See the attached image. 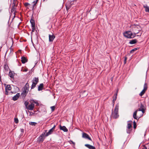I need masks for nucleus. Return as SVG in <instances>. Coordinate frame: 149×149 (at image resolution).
<instances>
[{
	"instance_id": "1",
	"label": "nucleus",
	"mask_w": 149,
	"mask_h": 149,
	"mask_svg": "<svg viewBox=\"0 0 149 149\" xmlns=\"http://www.w3.org/2000/svg\"><path fill=\"white\" fill-rule=\"evenodd\" d=\"M145 111V106L141 103L139 108L134 113L133 118L136 119H139L143 115Z\"/></svg>"
},
{
	"instance_id": "2",
	"label": "nucleus",
	"mask_w": 149,
	"mask_h": 149,
	"mask_svg": "<svg viewBox=\"0 0 149 149\" xmlns=\"http://www.w3.org/2000/svg\"><path fill=\"white\" fill-rule=\"evenodd\" d=\"M132 31L134 33V34L136 35L137 34L139 33V35H137L138 36H141L142 32H140L142 30V29L140 26L139 25H134L132 26Z\"/></svg>"
},
{
	"instance_id": "3",
	"label": "nucleus",
	"mask_w": 149,
	"mask_h": 149,
	"mask_svg": "<svg viewBox=\"0 0 149 149\" xmlns=\"http://www.w3.org/2000/svg\"><path fill=\"white\" fill-rule=\"evenodd\" d=\"M119 109V104H117L116 105L114 110L112 112L111 115V118L116 119L118 118L119 117V114L118 113V111Z\"/></svg>"
},
{
	"instance_id": "4",
	"label": "nucleus",
	"mask_w": 149,
	"mask_h": 149,
	"mask_svg": "<svg viewBox=\"0 0 149 149\" xmlns=\"http://www.w3.org/2000/svg\"><path fill=\"white\" fill-rule=\"evenodd\" d=\"M123 34L125 37L128 38H133L135 37V35L132 33L130 31H126Z\"/></svg>"
},
{
	"instance_id": "5",
	"label": "nucleus",
	"mask_w": 149,
	"mask_h": 149,
	"mask_svg": "<svg viewBox=\"0 0 149 149\" xmlns=\"http://www.w3.org/2000/svg\"><path fill=\"white\" fill-rule=\"evenodd\" d=\"M38 81V78L35 77L33 78L32 81V84L31 86V88H33L35 87L36 84Z\"/></svg>"
},
{
	"instance_id": "6",
	"label": "nucleus",
	"mask_w": 149,
	"mask_h": 149,
	"mask_svg": "<svg viewBox=\"0 0 149 149\" xmlns=\"http://www.w3.org/2000/svg\"><path fill=\"white\" fill-rule=\"evenodd\" d=\"M30 22L31 23V27H32V31L31 33H32L33 32H34L35 31V21L33 19H31L30 20Z\"/></svg>"
},
{
	"instance_id": "7",
	"label": "nucleus",
	"mask_w": 149,
	"mask_h": 149,
	"mask_svg": "<svg viewBox=\"0 0 149 149\" xmlns=\"http://www.w3.org/2000/svg\"><path fill=\"white\" fill-rule=\"evenodd\" d=\"M82 137L84 138L88 139L91 141H92L91 139L89 137V135L83 132L82 133Z\"/></svg>"
},
{
	"instance_id": "8",
	"label": "nucleus",
	"mask_w": 149,
	"mask_h": 149,
	"mask_svg": "<svg viewBox=\"0 0 149 149\" xmlns=\"http://www.w3.org/2000/svg\"><path fill=\"white\" fill-rule=\"evenodd\" d=\"M11 89V87L10 85H7L5 87V94L6 95L8 94V91H10Z\"/></svg>"
},
{
	"instance_id": "9",
	"label": "nucleus",
	"mask_w": 149,
	"mask_h": 149,
	"mask_svg": "<svg viewBox=\"0 0 149 149\" xmlns=\"http://www.w3.org/2000/svg\"><path fill=\"white\" fill-rule=\"evenodd\" d=\"M29 91V89L27 88H24L22 93L21 94V95L23 97H25L27 93Z\"/></svg>"
},
{
	"instance_id": "10",
	"label": "nucleus",
	"mask_w": 149,
	"mask_h": 149,
	"mask_svg": "<svg viewBox=\"0 0 149 149\" xmlns=\"http://www.w3.org/2000/svg\"><path fill=\"white\" fill-rule=\"evenodd\" d=\"M132 125L130 123H128L127 125V133L130 134L131 130Z\"/></svg>"
},
{
	"instance_id": "11",
	"label": "nucleus",
	"mask_w": 149,
	"mask_h": 149,
	"mask_svg": "<svg viewBox=\"0 0 149 149\" xmlns=\"http://www.w3.org/2000/svg\"><path fill=\"white\" fill-rule=\"evenodd\" d=\"M55 127V125H54L52 128L48 132H47V136L52 134V132L54 131Z\"/></svg>"
},
{
	"instance_id": "12",
	"label": "nucleus",
	"mask_w": 149,
	"mask_h": 149,
	"mask_svg": "<svg viewBox=\"0 0 149 149\" xmlns=\"http://www.w3.org/2000/svg\"><path fill=\"white\" fill-rule=\"evenodd\" d=\"M34 107V104L33 103H31L29 105L27 109L30 110H32Z\"/></svg>"
},
{
	"instance_id": "13",
	"label": "nucleus",
	"mask_w": 149,
	"mask_h": 149,
	"mask_svg": "<svg viewBox=\"0 0 149 149\" xmlns=\"http://www.w3.org/2000/svg\"><path fill=\"white\" fill-rule=\"evenodd\" d=\"M45 138V136L43 134L40 135L38 139V140L39 141L42 142L44 139Z\"/></svg>"
},
{
	"instance_id": "14",
	"label": "nucleus",
	"mask_w": 149,
	"mask_h": 149,
	"mask_svg": "<svg viewBox=\"0 0 149 149\" xmlns=\"http://www.w3.org/2000/svg\"><path fill=\"white\" fill-rule=\"evenodd\" d=\"M85 146L89 149H95V148L94 146L90 144H86L85 145Z\"/></svg>"
},
{
	"instance_id": "15",
	"label": "nucleus",
	"mask_w": 149,
	"mask_h": 149,
	"mask_svg": "<svg viewBox=\"0 0 149 149\" xmlns=\"http://www.w3.org/2000/svg\"><path fill=\"white\" fill-rule=\"evenodd\" d=\"M20 96V94L19 93H17L16 95H15L13 97V100L14 101H15L18 99Z\"/></svg>"
},
{
	"instance_id": "16",
	"label": "nucleus",
	"mask_w": 149,
	"mask_h": 149,
	"mask_svg": "<svg viewBox=\"0 0 149 149\" xmlns=\"http://www.w3.org/2000/svg\"><path fill=\"white\" fill-rule=\"evenodd\" d=\"M60 128L61 130H63L64 132H67L68 131V129L65 126H62L60 125Z\"/></svg>"
},
{
	"instance_id": "17",
	"label": "nucleus",
	"mask_w": 149,
	"mask_h": 149,
	"mask_svg": "<svg viewBox=\"0 0 149 149\" xmlns=\"http://www.w3.org/2000/svg\"><path fill=\"white\" fill-rule=\"evenodd\" d=\"M18 4V2L17 0H13V3L11 4V6L17 7Z\"/></svg>"
},
{
	"instance_id": "18",
	"label": "nucleus",
	"mask_w": 149,
	"mask_h": 149,
	"mask_svg": "<svg viewBox=\"0 0 149 149\" xmlns=\"http://www.w3.org/2000/svg\"><path fill=\"white\" fill-rule=\"evenodd\" d=\"M49 42H52L55 38V36L53 34L52 35H49Z\"/></svg>"
},
{
	"instance_id": "19",
	"label": "nucleus",
	"mask_w": 149,
	"mask_h": 149,
	"mask_svg": "<svg viewBox=\"0 0 149 149\" xmlns=\"http://www.w3.org/2000/svg\"><path fill=\"white\" fill-rule=\"evenodd\" d=\"M15 13L13 12H11L10 15V18L14 19L15 17Z\"/></svg>"
},
{
	"instance_id": "20",
	"label": "nucleus",
	"mask_w": 149,
	"mask_h": 149,
	"mask_svg": "<svg viewBox=\"0 0 149 149\" xmlns=\"http://www.w3.org/2000/svg\"><path fill=\"white\" fill-rule=\"evenodd\" d=\"M27 61V59L24 57L21 58V61L23 63H24Z\"/></svg>"
},
{
	"instance_id": "21",
	"label": "nucleus",
	"mask_w": 149,
	"mask_h": 149,
	"mask_svg": "<svg viewBox=\"0 0 149 149\" xmlns=\"http://www.w3.org/2000/svg\"><path fill=\"white\" fill-rule=\"evenodd\" d=\"M38 0H33L32 3L33 4V5L32 6V7L33 8H34V7L37 4Z\"/></svg>"
},
{
	"instance_id": "22",
	"label": "nucleus",
	"mask_w": 149,
	"mask_h": 149,
	"mask_svg": "<svg viewBox=\"0 0 149 149\" xmlns=\"http://www.w3.org/2000/svg\"><path fill=\"white\" fill-rule=\"evenodd\" d=\"M43 87V84H41L39 86L38 88V90L39 91H41L42 90Z\"/></svg>"
},
{
	"instance_id": "23",
	"label": "nucleus",
	"mask_w": 149,
	"mask_h": 149,
	"mask_svg": "<svg viewBox=\"0 0 149 149\" xmlns=\"http://www.w3.org/2000/svg\"><path fill=\"white\" fill-rule=\"evenodd\" d=\"M137 42V40L136 39H134L130 40L129 43L131 44L132 45L136 43Z\"/></svg>"
},
{
	"instance_id": "24",
	"label": "nucleus",
	"mask_w": 149,
	"mask_h": 149,
	"mask_svg": "<svg viewBox=\"0 0 149 149\" xmlns=\"http://www.w3.org/2000/svg\"><path fill=\"white\" fill-rule=\"evenodd\" d=\"M17 7H16V6H12L11 9V12H13L16 13V9Z\"/></svg>"
},
{
	"instance_id": "25",
	"label": "nucleus",
	"mask_w": 149,
	"mask_h": 149,
	"mask_svg": "<svg viewBox=\"0 0 149 149\" xmlns=\"http://www.w3.org/2000/svg\"><path fill=\"white\" fill-rule=\"evenodd\" d=\"M118 92V90H117V91L116 93L114 95L113 97V103H114V102L116 100V98H117V93Z\"/></svg>"
},
{
	"instance_id": "26",
	"label": "nucleus",
	"mask_w": 149,
	"mask_h": 149,
	"mask_svg": "<svg viewBox=\"0 0 149 149\" xmlns=\"http://www.w3.org/2000/svg\"><path fill=\"white\" fill-rule=\"evenodd\" d=\"M143 7L145 8V10L146 12L149 13V7L147 5L143 6Z\"/></svg>"
},
{
	"instance_id": "27",
	"label": "nucleus",
	"mask_w": 149,
	"mask_h": 149,
	"mask_svg": "<svg viewBox=\"0 0 149 149\" xmlns=\"http://www.w3.org/2000/svg\"><path fill=\"white\" fill-rule=\"evenodd\" d=\"M30 102L31 103H32V102L34 103H36V104L37 105H39V104L38 103L37 101L36 100H31V99L30 100Z\"/></svg>"
},
{
	"instance_id": "28",
	"label": "nucleus",
	"mask_w": 149,
	"mask_h": 149,
	"mask_svg": "<svg viewBox=\"0 0 149 149\" xmlns=\"http://www.w3.org/2000/svg\"><path fill=\"white\" fill-rule=\"evenodd\" d=\"M146 91L143 89L139 94L141 96H142L145 93Z\"/></svg>"
},
{
	"instance_id": "29",
	"label": "nucleus",
	"mask_w": 149,
	"mask_h": 149,
	"mask_svg": "<svg viewBox=\"0 0 149 149\" xmlns=\"http://www.w3.org/2000/svg\"><path fill=\"white\" fill-rule=\"evenodd\" d=\"M147 85L146 83H145L143 86V90L146 91L147 89Z\"/></svg>"
},
{
	"instance_id": "30",
	"label": "nucleus",
	"mask_w": 149,
	"mask_h": 149,
	"mask_svg": "<svg viewBox=\"0 0 149 149\" xmlns=\"http://www.w3.org/2000/svg\"><path fill=\"white\" fill-rule=\"evenodd\" d=\"M9 75L11 78L13 77L14 75L11 72H9Z\"/></svg>"
},
{
	"instance_id": "31",
	"label": "nucleus",
	"mask_w": 149,
	"mask_h": 149,
	"mask_svg": "<svg viewBox=\"0 0 149 149\" xmlns=\"http://www.w3.org/2000/svg\"><path fill=\"white\" fill-rule=\"evenodd\" d=\"M24 5L26 7L28 6L29 7H31V5L28 3H24Z\"/></svg>"
},
{
	"instance_id": "32",
	"label": "nucleus",
	"mask_w": 149,
	"mask_h": 149,
	"mask_svg": "<svg viewBox=\"0 0 149 149\" xmlns=\"http://www.w3.org/2000/svg\"><path fill=\"white\" fill-rule=\"evenodd\" d=\"M29 84L28 83H27L25 85L24 87V88H27L29 89Z\"/></svg>"
},
{
	"instance_id": "33",
	"label": "nucleus",
	"mask_w": 149,
	"mask_h": 149,
	"mask_svg": "<svg viewBox=\"0 0 149 149\" xmlns=\"http://www.w3.org/2000/svg\"><path fill=\"white\" fill-rule=\"evenodd\" d=\"M29 124L35 126L36 124V123L35 122H31L29 123Z\"/></svg>"
},
{
	"instance_id": "34",
	"label": "nucleus",
	"mask_w": 149,
	"mask_h": 149,
	"mask_svg": "<svg viewBox=\"0 0 149 149\" xmlns=\"http://www.w3.org/2000/svg\"><path fill=\"white\" fill-rule=\"evenodd\" d=\"M14 122L16 123H18V120L17 118H14Z\"/></svg>"
},
{
	"instance_id": "35",
	"label": "nucleus",
	"mask_w": 149,
	"mask_h": 149,
	"mask_svg": "<svg viewBox=\"0 0 149 149\" xmlns=\"http://www.w3.org/2000/svg\"><path fill=\"white\" fill-rule=\"evenodd\" d=\"M28 104L29 102L28 101H26L24 102V104L26 108H27Z\"/></svg>"
},
{
	"instance_id": "36",
	"label": "nucleus",
	"mask_w": 149,
	"mask_h": 149,
	"mask_svg": "<svg viewBox=\"0 0 149 149\" xmlns=\"http://www.w3.org/2000/svg\"><path fill=\"white\" fill-rule=\"evenodd\" d=\"M50 108L52 110V111H53L55 109V106H52L50 107Z\"/></svg>"
},
{
	"instance_id": "37",
	"label": "nucleus",
	"mask_w": 149,
	"mask_h": 149,
	"mask_svg": "<svg viewBox=\"0 0 149 149\" xmlns=\"http://www.w3.org/2000/svg\"><path fill=\"white\" fill-rule=\"evenodd\" d=\"M133 125H134V129H136V122L134 121L133 122Z\"/></svg>"
},
{
	"instance_id": "38",
	"label": "nucleus",
	"mask_w": 149,
	"mask_h": 149,
	"mask_svg": "<svg viewBox=\"0 0 149 149\" xmlns=\"http://www.w3.org/2000/svg\"><path fill=\"white\" fill-rule=\"evenodd\" d=\"M69 143L70 144H73L74 145H75V143L74 142H73L72 141H71V140H70L69 141Z\"/></svg>"
},
{
	"instance_id": "39",
	"label": "nucleus",
	"mask_w": 149,
	"mask_h": 149,
	"mask_svg": "<svg viewBox=\"0 0 149 149\" xmlns=\"http://www.w3.org/2000/svg\"><path fill=\"white\" fill-rule=\"evenodd\" d=\"M136 50H137V48H134V49H132V50L130 51V53H132L134 52Z\"/></svg>"
},
{
	"instance_id": "40",
	"label": "nucleus",
	"mask_w": 149,
	"mask_h": 149,
	"mask_svg": "<svg viewBox=\"0 0 149 149\" xmlns=\"http://www.w3.org/2000/svg\"><path fill=\"white\" fill-rule=\"evenodd\" d=\"M22 70L23 71V72H27L28 70L27 69H26V68H22Z\"/></svg>"
},
{
	"instance_id": "41",
	"label": "nucleus",
	"mask_w": 149,
	"mask_h": 149,
	"mask_svg": "<svg viewBox=\"0 0 149 149\" xmlns=\"http://www.w3.org/2000/svg\"><path fill=\"white\" fill-rule=\"evenodd\" d=\"M140 112H141V111H138L137 112V114H136V116H138V114L140 113Z\"/></svg>"
},
{
	"instance_id": "42",
	"label": "nucleus",
	"mask_w": 149,
	"mask_h": 149,
	"mask_svg": "<svg viewBox=\"0 0 149 149\" xmlns=\"http://www.w3.org/2000/svg\"><path fill=\"white\" fill-rule=\"evenodd\" d=\"M127 59V58L126 57H125V61H124L125 63H126V61Z\"/></svg>"
},
{
	"instance_id": "43",
	"label": "nucleus",
	"mask_w": 149,
	"mask_h": 149,
	"mask_svg": "<svg viewBox=\"0 0 149 149\" xmlns=\"http://www.w3.org/2000/svg\"><path fill=\"white\" fill-rule=\"evenodd\" d=\"M21 130V132H24V130L23 129H21L20 130Z\"/></svg>"
},
{
	"instance_id": "44",
	"label": "nucleus",
	"mask_w": 149,
	"mask_h": 149,
	"mask_svg": "<svg viewBox=\"0 0 149 149\" xmlns=\"http://www.w3.org/2000/svg\"><path fill=\"white\" fill-rule=\"evenodd\" d=\"M66 8L68 10V9L69 8H68V7L66 6Z\"/></svg>"
},
{
	"instance_id": "45",
	"label": "nucleus",
	"mask_w": 149,
	"mask_h": 149,
	"mask_svg": "<svg viewBox=\"0 0 149 149\" xmlns=\"http://www.w3.org/2000/svg\"><path fill=\"white\" fill-rule=\"evenodd\" d=\"M30 113H32V112H30Z\"/></svg>"
}]
</instances>
